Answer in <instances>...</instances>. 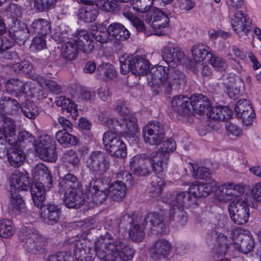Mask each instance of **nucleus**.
I'll return each instance as SVG.
<instances>
[{"label": "nucleus", "mask_w": 261, "mask_h": 261, "mask_svg": "<svg viewBox=\"0 0 261 261\" xmlns=\"http://www.w3.org/2000/svg\"><path fill=\"white\" fill-rule=\"evenodd\" d=\"M219 230V228H217L212 233V237L216 240V245L220 248L218 253H225L231 246L244 254L253 250L255 244L254 239L250 234H244V231L242 229L227 230L225 234Z\"/></svg>", "instance_id": "obj_2"}, {"label": "nucleus", "mask_w": 261, "mask_h": 261, "mask_svg": "<svg viewBox=\"0 0 261 261\" xmlns=\"http://www.w3.org/2000/svg\"><path fill=\"white\" fill-rule=\"evenodd\" d=\"M57 141L64 146H73L76 143V138L66 130H60L56 135Z\"/></svg>", "instance_id": "obj_47"}, {"label": "nucleus", "mask_w": 261, "mask_h": 261, "mask_svg": "<svg viewBox=\"0 0 261 261\" xmlns=\"http://www.w3.org/2000/svg\"><path fill=\"white\" fill-rule=\"evenodd\" d=\"M0 108L8 115H16L21 108L19 103L9 96H2L0 99Z\"/></svg>", "instance_id": "obj_33"}, {"label": "nucleus", "mask_w": 261, "mask_h": 261, "mask_svg": "<svg viewBox=\"0 0 261 261\" xmlns=\"http://www.w3.org/2000/svg\"><path fill=\"white\" fill-rule=\"evenodd\" d=\"M217 189V182L215 180L207 183L195 181L188 189V193L193 198V202L197 197H205Z\"/></svg>", "instance_id": "obj_18"}, {"label": "nucleus", "mask_w": 261, "mask_h": 261, "mask_svg": "<svg viewBox=\"0 0 261 261\" xmlns=\"http://www.w3.org/2000/svg\"><path fill=\"white\" fill-rule=\"evenodd\" d=\"M74 42L83 52L89 54L94 47V42L91 40L88 31L81 30L77 31L73 35Z\"/></svg>", "instance_id": "obj_20"}, {"label": "nucleus", "mask_w": 261, "mask_h": 261, "mask_svg": "<svg viewBox=\"0 0 261 261\" xmlns=\"http://www.w3.org/2000/svg\"><path fill=\"white\" fill-rule=\"evenodd\" d=\"M190 99L191 106L193 108L191 112V115L194 113L202 114L211 105L208 98L202 94L196 95L191 97Z\"/></svg>", "instance_id": "obj_29"}, {"label": "nucleus", "mask_w": 261, "mask_h": 261, "mask_svg": "<svg viewBox=\"0 0 261 261\" xmlns=\"http://www.w3.org/2000/svg\"><path fill=\"white\" fill-rule=\"evenodd\" d=\"M171 249V244L169 241L163 239L158 240L151 248L152 257L155 260L167 258Z\"/></svg>", "instance_id": "obj_24"}, {"label": "nucleus", "mask_w": 261, "mask_h": 261, "mask_svg": "<svg viewBox=\"0 0 261 261\" xmlns=\"http://www.w3.org/2000/svg\"><path fill=\"white\" fill-rule=\"evenodd\" d=\"M34 146L36 152L42 160L50 162L56 160V143L50 136L40 135Z\"/></svg>", "instance_id": "obj_10"}, {"label": "nucleus", "mask_w": 261, "mask_h": 261, "mask_svg": "<svg viewBox=\"0 0 261 261\" xmlns=\"http://www.w3.org/2000/svg\"><path fill=\"white\" fill-rule=\"evenodd\" d=\"M152 91L156 94L164 92L171 94L179 85L185 84V75L177 66L166 67L159 65L152 67L148 74Z\"/></svg>", "instance_id": "obj_1"}, {"label": "nucleus", "mask_w": 261, "mask_h": 261, "mask_svg": "<svg viewBox=\"0 0 261 261\" xmlns=\"http://www.w3.org/2000/svg\"><path fill=\"white\" fill-rule=\"evenodd\" d=\"M109 195L115 201H120L126 194V188L122 181H115L109 187Z\"/></svg>", "instance_id": "obj_38"}, {"label": "nucleus", "mask_w": 261, "mask_h": 261, "mask_svg": "<svg viewBox=\"0 0 261 261\" xmlns=\"http://www.w3.org/2000/svg\"><path fill=\"white\" fill-rule=\"evenodd\" d=\"M250 205L243 199H238L229 203L228 210L231 220L237 225H243L250 217Z\"/></svg>", "instance_id": "obj_12"}, {"label": "nucleus", "mask_w": 261, "mask_h": 261, "mask_svg": "<svg viewBox=\"0 0 261 261\" xmlns=\"http://www.w3.org/2000/svg\"><path fill=\"white\" fill-rule=\"evenodd\" d=\"M18 237L23 248L30 253L36 254L44 249V238L32 226H22L19 231Z\"/></svg>", "instance_id": "obj_5"}, {"label": "nucleus", "mask_w": 261, "mask_h": 261, "mask_svg": "<svg viewBox=\"0 0 261 261\" xmlns=\"http://www.w3.org/2000/svg\"><path fill=\"white\" fill-rule=\"evenodd\" d=\"M235 115L242 120V122L246 126L252 124L255 117L254 109L249 100L241 99L238 101L234 107Z\"/></svg>", "instance_id": "obj_15"}, {"label": "nucleus", "mask_w": 261, "mask_h": 261, "mask_svg": "<svg viewBox=\"0 0 261 261\" xmlns=\"http://www.w3.org/2000/svg\"><path fill=\"white\" fill-rule=\"evenodd\" d=\"M3 132L5 139L10 144H13L15 142L16 137L15 125L12 119L7 117L4 119Z\"/></svg>", "instance_id": "obj_45"}, {"label": "nucleus", "mask_w": 261, "mask_h": 261, "mask_svg": "<svg viewBox=\"0 0 261 261\" xmlns=\"http://www.w3.org/2000/svg\"><path fill=\"white\" fill-rule=\"evenodd\" d=\"M230 50L231 53H228L226 55V57L228 60L233 61L234 63H236L238 65V67H236V69L240 71L242 69V67L240 64V62L238 61H237L234 58V56L235 57L238 58L240 59L243 60L245 58V55L243 51L237 46H231L230 47Z\"/></svg>", "instance_id": "obj_54"}, {"label": "nucleus", "mask_w": 261, "mask_h": 261, "mask_svg": "<svg viewBox=\"0 0 261 261\" xmlns=\"http://www.w3.org/2000/svg\"><path fill=\"white\" fill-rule=\"evenodd\" d=\"M228 80L227 92L228 96L231 99L239 98L245 87L244 82L241 78L234 75L228 76Z\"/></svg>", "instance_id": "obj_25"}, {"label": "nucleus", "mask_w": 261, "mask_h": 261, "mask_svg": "<svg viewBox=\"0 0 261 261\" xmlns=\"http://www.w3.org/2000/svg\"><path fill=\"white\" fill-rule=\"evenodd\" d=\"M92 6H88L80 10L79 17L85 22L94 21L98 14L97 10Z\"/></svg>", "instance_id": "obj_49"}, {"label": "nucleus", "mask_w": 261, "mask_h": 261, "mask_svg": "<svg viewBox=\"0 0 261 261\" xmlns=\"http://www.w3.org/2000/svg\"><path fill=\"white\" fill-rule=\"evenodd\" d=\"M13 33L9 31L7 35L9 36L10 40H15L19 44H23L28 40L30 35L32 34L31 30L27 27L25 23L19 19H17L13 22L12 27Z\"/></svg>", "instance_id": "obj_17"}, {"label": "nucleus", "mask_w": 261, "mask_h": 261, "mask_svg": "<svg viewBox=\"0 0 261 261\" xmlns=\"http://www.w3.org/2000/svg\"><path fill=\"white\" fill-rule=\"evenodd\" d=\"M122 14L132 22L133 26L136 28L138 32H142L145 34L148 35L143 22L139 18L134 15L129 11L123 12Z\"/></svg>", "instance_id": "obj_52"}, {"label": "nucleus", "mask_w": 261, "mask_h": 261, "mask_svg": "<svg viewBox=\"0 0 261 261\" xmlns=\"http://www.w3.org/2000/svg\"><path fill=\"white\" fill-rule=\"evenodd\" d=\"M109 30L111 37L116 40H125L130 36V32L122 24L118 22L111 23L109 25Z\"/></svg>", "instance_id": "obj_40"}, {"label": "nucleus", "mask_w": 261, "mask_h": 261, "mask_svg": "<svg viewBox=\"0 0 261 261\" xmlns=\"http://www.w3.org/2000/svg\"><path fill=\"white\" fill-rule=\"evenodd\" d=\"M46 48V36L37 35L34 37L31 44L32 51L38 52Z\"/></svg>", "instance_id": "obj_63"}, {"label": "nucleus", "mask_w": 261, "mask_h": 261, "mask_svg": "<svg viewBox=\"0 0 261 261\" xmlns=\"http://www.w3.org/2000/svg\"><path fill=\"white\" fill-rule=\"evenodd\" d=\"M93 189H90V191L86 192L90 193L92 196L93 200L96 203H102L106 199L109 194V190H93Z\"/></svg>", "instance_id": "obj_64"}, {"label": "nucleus", "mask_w": 261, "mask_h": 261, "mask_svg": "<svg viewBox=\"0 0 261 261\" xmlns=\"http://www.w3.org/2000/svg\"><path fill=\"white\" fill-rule=\"evenodd\" d=\"M164 201L170 206L169 213L170 221L182 226L187 221V216L185 211L193 203V198L188 192H179L174 195H168Z\"/></svg>", "instance_id": "obj_4"}, {"label": "nucleus", "mask_w": 261, "mask_h": 261, "mask_svg": "<svg viewBox=\"0 0 261 261\" xmlns=\"http://www.w3.org/2000/svg\"><path fill=\"white\" fill-rule=\"evenodd\" d=\"M32 82H23L18 79H11L6 83L7 91L14 96H18L20 94H27L33 88Z\"/></svg>", "instance_id": "obj_21"}, {"label": "nucleus", "mask_w": 261, "mask_h": 261, "mask_svg": "<svg viewBox=\"0 0 261 261\" xmlns=\"http://www.w3.org/2000/svg\"><path fill=\"white\" fill-rule=\"evenodd\" d=\"M191 102L190 97L178 95L172 98L171 107L175 112L181 115H190L191 112L193 109Z\"/></svg>", "instance_id": "obj_22"}, {"label": "nucleus", "mask_w": 261, "mask_h": 261, "mask_svg": "<svg viewBox=\"0 0 261 261\" xmlns=\"http://www.w3.org/2000/svg\"><path fill=\"white\" fill-rule=\"evenodd\" d=\"M59 185L64 189L78 188L79 184L77 178L73 174L68 173L60 179Z\"/></svg>", "instance_id": "obj_51"}, {"label": "nucleus", "mask_w": 261, "mask_h": 261, "mask_svg": "<svg viewBox=\"0 0 261 261\" xmlns=\"http://www.w3.org/2000/svg\"><path fill=\"white\" fill-rule=\"evenodd\" d=\"M169 21L167 15L158 8H154L150 18L146 19V22L154 29L165 28Z\"/></svg>", "instance_id": "obj_26"}, {"label": "nucleus", "mask_w": 261, "mask_h": 261, "mask_svg": "<svg viewBox=\"0 0 261 261\" xmlns=\"http://www.w3.org/2000/svg\"><path fill=\"white\" fill-rule=\"evenodd\" d=\"M190 169L192 172V176L196 179H207L211 178V172L209 169L205 167L199 166L198 164H190Z\"/></svg>", "instance_id": "obj_48"}, {"label": "nucleus", "mask_w": 261, "mask_h": 261, "mask_svg": "<svg viewBox=\"0 0 261 261\" xmlns=\"http://www.w3.org/2000/svg\"><path fill=\"white\" fill-rule=\"evenodd\" d=\"M120 71L125 75L129 71L135 75L146 73L149 68V62L144 57L138 55H132L126 59L120 58Z\"/></svg>", "instance_id": "obj_7"}, {"label": "nucleus", "mask_w": 261, "mask_h": 261, "mask_svg": "<svg viewBox=\"0 0 261 261\" xmlns=\"http://www.w3.org/2000/svg\"><path fill=\"white\" fill-rule=\"evenodd\" d=\"M86 166L95 175H103L109 169L110 161L108 155L101 151H93L86 160Z\"/></svg>", "instance_id": "obj_9"}, {"label": "nucleus", "mask_w": 261, "mask_h": 261, "mask_svg": "<svg viewBox=\"0 0 261 261\" xmlns=\"http://www.w3.org/2000/svg\"><path fill=\"white\" fill-rule=\"evenodd\" d=\"M140 221L142 222L147 226L149 223L150 228L153 227H161L164 225V216L158 212L149 213L145 217H140Z\"/></svg>", "instance_id": "obj_44"}, {"label": "nucleus", "mask_w": 261, "mask_h": 261, "mask_svg": "<svg viewBox=\"0 0 261 261\" xmlns=\"http://www.w3.org/2000/svg\"><path fill=\"white\" fill-rule=\"evenodd\" d=\"M146 226L143 221H140V218H136V221L130 227L129 230V237L132 240L135 242H141L145 236L144 228Z\"/></svg>", "instance_id": "obj_37"}, {"label": "nucleus", "mask_w": 261, "mask_h": 261, "mask_svg": "<svg viewBox=\"0 0 261 261\" xmlns=\"http://www.w3.org/2000/svg\"><path fill=\"white\" fill-rule=\"evenodd\" d=\"M61 205L53 202L47 203L45 207L41 209L40 217L41 220L48 225L57 223L60 218L61 213Z\"/></svg>", "instance_id": "obj_19"}, {"label": "nucleus", "mask_w": 261, "mask_h": 261, "mask_svg": "<svg viewBox=\"0 0 261 261\" xmlns=\"http://www.w3.org/2000/svg\"><path fill=\"white\" fill-rule=\"evenodd\" d=\"M96 4L99 9L109 12L115 11L118 7L114 0H96Z\"/></svg>", "instance_id": "obj_59"}, {"label": "nucleus", "mask_w": 261, "mask_h": 261, "mask_svg": "<svg viewBox=\"0 0 261 261\" xmlns=\"http://www.w3.org/2000/svg\"><path fill=\"white\" fill-rule=\"evenodd\" d=\"M149 154H137L130 161L131 169L134 174L140 176H145L151 173Z\"/></svg>", "instance_id": "obj_16"}, {"label": "nucleus", "mask_w": 261, "mask_h": 261, "mask_svg": "<svg viewBox=\"0 0 261 261\" xmlns=\"http://www.w3.org/2000/svg\"><path fill=\"white\" fill-rule=\"evenodd\" d=\"M78 48L74 43L68 41L62 45L61 56L67 61H72L79 55Z\"/></svg>", "instance_id": "obj_46"}, {"label": "nucleus", "mask_w": 261, "mask_h": 261, "mask_svg": "<svg viewBox=\"0 0 261 261\" xmlns=\"http://www.w3.org/2000/svg\"><path fill=\"white\" fill-rule=\"evenodd\" d=\"M232 182H226L221 186L217 185L218 192L217 194L218 200L221 202H228L233 201L238 199L234 197V193L230 192L233 190Z\"/></svg>", "instance_id": "obj_34"}, {"label": "nucleus", "mask_w": 261, "mask_h": 261, "mask_svg": "<svg viewBox=\"0 0 261 261\" xmlns=\"http://www.w3.org/2000/svg\"><path fill=\"white\" fill-rule=\"evenodd\" d=\"M150 165L156 174H161L167 168L165 155L162 153L154 152L149 154Z\"/></svg>", "instance_id": "obj_32"}, {"label": "nucleus", "mask_w": 261, "mask_h": 261, "mask_svg": "<svg viewBox=\"0 0 261 261\" xmlns=\"http://www.w3.org/2000/svg\"><path fill=\"white\" fill-rule=\"evenodd\" d=\"M10 192H16L17 191L27 190L30 187V181L27 176L13 174L10 179Z\"/></svg>", "instance_id": "obj_31"}, {"label": "nucleus", "mask_w": 261, "mask_h": 261, "mask_svg": "<svg viewBox=\"0 0 261 261\" xmlns=\"http://www.w3.org/2000/svg\"><path fill=\"white\" fill-rule=\"evenodd\" d=\"M210 60L212 66L218 71H225L227 67L225 60L220 57L214 55L213 53L210 57Z\"/></svg>", "instance_id": "obj_62"}, {"label": "nucleus", "mask_w": 261, "mask_h": 261, "mask_svg": "<svg viewBox=\"0 0 261 261\" xmlns=\"http://www.w3.org/2000/svg\"><path fill=\"white\" fill-rule=\"evenodd\" d=\"M142 136L146 143L158 145L165 137L164 126L158 121H149L142 129Z\"/></svg>", "instance_id": "obj_13"}, {"label": "nucleus", "mask_w": 261, "mask_h": 261, "mask_svg": "<svg viewBox=\"0 0 261 261\" xmlns=\"http://www.w3.org/2000/svg\"><path fill=\"white\" fill-rule=\"evenodd\" d=\"M84 197L79 188H68L64 194V202L68 208H78L84 203Z\"/></svg>", "instance_id": "obj_23"}, {"label": "nucleus", "mask_w": 261, "mask_h": 261, "mask_svg": "<svg viewBox=\"0 0 261 261\" xmlns=\"http://www.w3.org/2000/svg\"><path fill=\"white\" fill-rule=\"evenodd\" d=\"M135 118H130L129 116L126 115L124 117V125L126 127L125 132L133 137L138 133V127Z\"/></svg>", "instance_id": "obj_57"}, {"label": "nucleus", "mask_w": 261, "mask_h": 261, "mask_svg": "<svg viewBox=\"0 0 261 261\" xmlns=\"http://www.w3.org/2000/svg\"><path fill=\"white\" fill-rule=\"evenodd\" d=\"M109 184L107 181L103 178L92 179L90 182L86 185V191L93 190H107L109 189Z\"/></svg>", "instance_id": "obj_55"}, {"label": "nucleus", "mask_w": 261, "mask_h": 261, "mask_svg": "<svg viewBox=\"0 0 261 261\" xmlns=\"http://www.w3.org/2000/svg\"><path fill=\"white\" fill-rule=\"evenodd\" d=\"M14 230L12 223L8 219L0 220V237L3 238H9L14 233Z\"/></svg>", "instance_id": "obj_53"}, {"label": "nucleus", "mask_w": 261, "mask_h": 261, "mask_svg": "<svg viewBox=\"0 0 261 261\" xmlns=\"http://www.w3.org/2000/svg\"><path fill=\"white\" fill-rule=\"evenodd\" d=\"M7 154L10 164L14 167H19L25 160L23 151L19 148H10L7 151Z\"/></svg>", "instance_id": "obj_42"}, {"label": "nucleus", "mask_w": 261, "mask_h": 261, "mask_svg": "<svg viewBox=\"0 0 261 261\" xmlns=\"http://www.w3.org/2000/svg\"><path fill=\"white\" fill-rule=\"evenodd\" d=\"M32 33L37 35L46 36L51 31L50 22L46 19L39 18L35 20L31 25Z\"/></svg>", "instance_id": "obj_41"}, {"label": "nucleus", "mask_w": 261, "mask_h": 261, "mask_svg": "<svg viewBox=\"0 0 261 261\" xmlns=\"http://www.w3.org/2000/svg\"><path fill=\"white\" fill-rule=\"evenodd\" d=\"M102 142L106 150L111 155L120 158L126 156V146L121 138L116 133L111 131L105 133Z\"/></svg>", "instance_id": "obj_11"}, {"label": "nucleus", "mask_w": 261, "mask_h": 261, "mask_svg": "<svg viewBox=\"0 0 261 261\" xmlns=\"http://www.w3.org/2000/svg\"><path fill=\"white\" fill-rule=\"evenodd\" d=\"M32 174L35 181H43L45 183H47V188L51 187L53 184L52 176L44 164L40 163L36 165L32 170Z\"/></svg>", "instance_id": "obj_30"}, {"label": "nucleus", "mask_w": 261, "mask_h": 261, "mask_svg": "<svg viewBox=\"0 0 261 261\" xmlns=\"http://www.w3.org/2000/svg\"><path fill=\"white\" fill-rule=\"evenodd\" d=\"M5 11L12 17L13 22L15 20L19 19V18H21L22 15V7L14 3L10 4L8 6Z\"/></svg>", "instance_id": "obj_58"}, {"label": "nucleus", "mask_w": 261, "mask_h": 261, "mask_svg": "<svg viewBox=\"0 0 261 261\" xmlns=\"http://www.w3.org/2000/svg\"><path fill=\"white\" fill-rule=\"evenodd\" d=\"M55 103L58 107H62L63 110L69 113L73 119H75L78 116L79 112L77 105L69 98L60 96L57 97Z\"/></svg>", "instance_id": "obj_36"}, {"label": "nucleus", "mask_w": 261, "mask_h": 261, "mask_svg": "<svg viewBox=\"0 0 261 261\" xmlns=\"http://www.w3.org/2000/svg\"><path fill=\"white\" fill-rule=\"evenodd\" d=\"M125 241L119 230L106 233L95 243L97 257L103 261H115L118 252L125 246Z\"/></svg>", "instance_id": "obj_3"}, {"label": "nucleus", "mask_w": 261, "mask_h": 261, "mask_svg": "<svg viewBox=\"0 0 261 261\" xmlns=\"http://www.w3.org/2000/svg\"><path fill=\"white\" fill-rule=\"evenodd\" d=\"M38 82L42 87H46L51 92L56 94H60L62 92V86L58 84L56 81L46 79L43 77H37Z\"/></svg>", "instance_id": "obj_50"}, {"label": "nucleus", "mask_w": 261, "mask_h": 261, "mask_svg": "<svg viewBox=\"0 0 261 261\" xmlns=\"http://www.w3.org/2000/svg\"><path fill=\"white\" fill-rule=\"evenodd\" d=\"M76 261H93L96 254V248L90 247L91 243L80 238L79 234L69 240Z\"/></svg>", "instance_id": "obj_8"}, {"label": "nucleus", "mask_w": 261, "mask_h": 261, "mask_svg": "<svg viewBox=\"0 0 261 261\" xmlns=\"http://www.w3.org/2000/svg\"><path fill=\"white\" fill-rule=\"evenodd\" d=\"M14 45L12 40H10L6 36L0 37V51L2 53L3 58L8 61L7 65L9 66L10 62H16L19 61L17 53L15 51H7Z\"/></svg>", "instance_id": "obj_27"}, {"label": "nucleus", "mask_w": 261, "mask_h": 261, "mask_svg": "<svg viewBox=\"0 0 261 261\" xmlns=\"http://www.w3.org/2000/svg\"><path fill=\"white\" fill-rule=\"evenodd\" d=\"M91 31L95 39L101 43H106L110 40L111 33L109 30V27L106 28L103 25L95 24L92 26Z\"/></svg>", "instance_id": "obj_39"}, {"label": "nucleus", "mask_w": 261, "mask_h": 261, "mask_svg": "<svg viewBox=\"0 0 261 261\" xmlns=\"http://www.w3.org/2000/svg\"><path fill=\"white\" fill-rule=\"evenodd\" d=\"M191 53L197 63H200L207 58H210L212 54L210 47L203 44L194 45L191 48Z\"/></svg>", "instance_id": "obj_43"}, {"label": "nucleus", "mask_w": 261, "mask_h": 261, "mask_svg": "<svg viewBox=\"0 0 261 261\" xmlns=\"http://www.w3.org/2000/svg\"><path fill=\"white\" fill-rule=\"evenodd\" d=\"M49 188L45 189L44 185L42 181H34L32 185L30 191L32 200L36 206H41L45 199V192Z\"/></svg>", "instance_id": "obj_28"}, {"label": "nucleus", "mask_w": 261, "mask_h": 261, "mask_svg": "<svg viewBox=\"0 0 261 261\" xmlns=\"http://www.w3.org/2000/svg\"><path fill=\"white\" fill-rule=\"evenodd\" d=\"M10 203L11 206L16 210L20 212H24L25 210V204L22 197L15 193H11Z\"/></svg>", "instance_id": "obj_60"}, {"label": "nucleus", "mask_w": 261, "mask_h": 261, "mask_svg": "<svg viewBox=\"0 0 261 261\" xmlns=\"http://www.w3.org/2000/svg\"><path fill=\"white\" fill-rule=\"evenodd\" d=\"M207 115L212 119L223 121L229 119L232 113L227 107L217 106L213 107Z\"/></svg>", "instance_id": "obj_35"}, {"label": "nucleus", "mask_w": 261, "mask_h": 261, "mask_svg": "<svg viewBox=\"0 0 261 261\" xmlns=\"http://www.w3.org/2000/svg\"><path fill=\"white\" fill-rule=\"evenodd\" d=\"M162 57L168 65L167 67L177 66L182 63L185 58L184 53L176 45L164 46L162 50Z\"/></svg>", "instance_id": "obj_14"}, {"label": "nucleus", "mask_w": 261, "mask_h": 261, "mask_svg": "<svg viewBox=\"0 0 261 261\" xmlns=\"http://www.w3.org/2000/svg\"><path fill=\"white\" fill-rule=\"evenodd\" d=\"M153 0H135L134 1L133 8L141 13L148 12L152 6Z\"/></svg>", "instance_id": "obj_61"}, {"label": "nucleus", "mask_w": 261, "mask_h": 261, "mask_svg": "<svg viewBox=\"0 0 261 261\" xmlns=\"http://www.w3.org/2000/svg\"><path fill=\"white\" fill-rule=\"evenodd\" d=\"M63 162L73 167H78L80 160L75 151L69 150L65 152L62 156Z\"/></svg>", "instance_id": "obj_56"}, {"label": "nucleus", "mask_w": 261, "mask_h": 261, "mask_svg": "<svg viewBox=\"0 0 261 261\" xmlns=\"http://www.w3.org/2000/svg\"><path fill=\"white\" fill-rule=\"evenodd\" d=\"M229 14L232 28L240 40L249 39L251 35V27L249 17L238 9L229 11Z\"/></svg>", "instance_id": "obj_6"}]
</instances>
